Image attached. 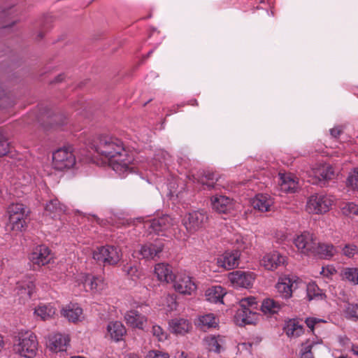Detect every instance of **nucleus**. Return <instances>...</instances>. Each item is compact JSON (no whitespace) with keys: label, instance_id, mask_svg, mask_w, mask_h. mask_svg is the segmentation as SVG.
Listing matches in <instances>:
<instances>
[{"label":"nucleus","instance_id":"obj_1","mask_svg":"<svg viewBox=\"0 0 358 358\" xmlns=\"http://www.w3.org/2000/svg\"><path fill=\"white\" fill-rule=\"evenodd\" d=\"M94 148L97 153L108 159L110 166L120 177L124 178L130 172L134 157L126 150L122 140L110 135H101Z\"/></svg>","mask_w":358,"mask_h":358},{"label":"nucleus","instance_id":"obj_2","mask_svg":"<svg viewBox=\"0 0 358 358\" xmlns=\"http://www.w3.org/2000/svg\"><path fill=\"white\" fill-rule=\"evenodd\" d=\"M29 211L25 205L21 203H11L6 209V229L15 234L22 233L27 227V220Z\"/></svg>","mask_w":358,"mask_h":358},{"label":"nucleus","instance_id":"obj_3","mask_svg":"<svg viewBox=\"0 0 358 358\" xmlns=\"http://www.w3.org/2000/svg\"><path fill=\"white\" fill-rule=\"evenodd\" d=\"M334 202L335 198L331 194L315 193L308 198L306 210L309 214L322 215L329 211Z\"/></svg>","mask_w":358,"mask_h":358},{"label":"nucleus","instance_id":"obj_4","mask_svg":"<svg viewBox=\"0 0 358 358\" xmlns=\"http://www.w3.org/2000/svg\"><path fill=\"white\" fill-rule=\"evenodd\" d=\"M38 340L36 336L27 331L19 335L14 344V350L20 356L25 358H33L36 356L38 350Z\"/></svg>","mask_w":358,"mask_h":358},{"label":"nucleus","instance_id":"obj_5","mask_svg":"<svg viewBox=\"0 0 358 358\" xmlns=\"http://www.w3.org/2000/svg\"><path fill=\"white\" fill-rule=\"evenodd\" d=\"M76 162V157L71 148H60L52 153V166L56 170L70 169L74 166Z\"/></svg>","mask_w":358,"mask_h":358},{"label":"nucleus","instance_id":"obj_6","mask_svg":"<svg viewBox=\"0 0 358 358\" xmlns=\"http://www.w3.org/2000/svg\"><path fill=\"white\" fill-rule=\"evenodd\" d=\"M121 250L115 246L106 245L97 248L93 252L94 259L103 262L105 265H115L119 262L122 257Z\"/></svg>","mask_w":358,"mask_h":358},{"label":"nucleus","instance_id":"obj_7","mask_svg":"<svg viewBox=\"0 0 358 358\" xmlns=\"http://www.w3.org/2000/svg\"><path fill=\"white\" fill-rule=\"evenodd\" d=\"M208 219L206 213L201 210H193L187 213L182 220V223L189 234H193L201 229Z\"/></svg>","mask_w":358,"mask_h":358},{"label":"nucleus","instance_id":"obj_8","mask_svg":"<svg viewBox=\"0 0 358 358\" xmlns=\"http://www.w3.org/2000/svg\"><path fill=\"white\" fill-rule=\"evenodd\" d=\"M77 281L79 285H83L85 291H90L93 294L101 293L107 287L103 277L95 276L89 273H81Z\"/></svg>","mask_w":358,"mask_h":358},{"label":"nucleus","instance_id":"obj_9","mask_svg":"<svg viewBox=\"0 0 358 358\" xmlns=\"http://www.w3.org/2000/svg\"><path fill=\"white\" fill-rule=\"evenodd\" d=\"M173 287L177 292L188 296L196 292L197 288L192 278L185 272H180L175 275L173 278Z\"/></svg>","mask_w":358,"mask_h":358},{"label":"nucleus","instance_id":"obj_10","mask_svg":"<svg viewBox=\"0 0 358 358\" xmlns=\"http://www.w3.org/2000/svg\"><path fill=\"white\" fill-rule=\"evenodd\" d=\"M299 282V278L295 275H284L279 278L275 288L282 298L287 299L292 297Z\"/></svg>","mask_w":358,"mask_h":358},{"label":"nucleus","instance_id":"obj_11","mask_svg":"<svg viewBox=\"0 0 358 358\" xmlns=\"http://www.w3.org/2000/svg\"><path fill=\"white\" fill-rule=\"evenodd\" d=\"M228 277L234 287L249 289L252 287L256 275L251 271L238 270L229 273Z\"/></svg>","mask_w":358,"mask_h":358},{"label":"nucleus","instance_id":"obj_12","mask_svg":"<svg viewBox=\"0 0 358 358\" xmlns=\"http://www.w3.org/2000/svg\"><path fill=\"white\" fill-rule=\"evenodd\" d=\"M316 242L314 234L308 231H303L294 239V244L298 250L306 255H313Z\"/></svg>","mask_w":358,"mask_h":358},{"label":"nucleus","instance_id":"obj_13","mask_svg":"<svg viewBox=\"0 0 358 358\" xmlns=\"http://www.w3.org/2000/svg\"><path fill=\"white\" fill-rule=\"evenodd\" d=\"M174 225V220L168 215H164L162 217L154 218L151 220L146 221L145 227H147L150 233H159L165 232L171 229Z\"/></svg>","mask_w":358,"mask_h":358},{"label":"nucleus","instance_id":"obj_14","mask_svg":"<svg viewBox=\"0 0 358 358\" xmlns=\"http://www.w3.org/2000/svg\"><path fill=\"white\" fill-rule=\"evenodd\" d=\"M334 170L328 164H317L311 169L310 175L314 178L311 182L315 185L324 184L325 182L331 179L334 176Z\"/></svg>","mask_w":358,"mask_h":358},{"label":"nucleus","instance_id":"obj_15","mask_svg":"<svg viewBox=\"0 0 358 358\" xmlns=\"http://www.w3.org/2000/svg\"><path fill=\"white\" fill-rule=\"evenodd\" d=\"M53 259V254L50 248L45 245L36 246L29 255L30 261L38 266H45Z\"/></svg>","mask_w":358,"mask_h":358},{"label":"nucleus","instance_id":"obj_16","mask_svg":"<svg viewBox=\"0 0 358 358\" xmlns=\"http://www.w3.org/2000/svg\"><path fill=\"white\" fill-rule=\"evenodd\" d=\"M241 253L238 250L226 251L217 259L219 266L231 270L239 265Z\"/></svg>","mask_w":358,"mask_h":358},{"label":"nucleus","instance_id":"obj_17","mask_svg":"<svg viewBox=\"0 0 358 358\" xmlns=\"http://www.w3.org/2000/svg\"><path fill=\"white\" fill-rule=\"evenodd\" d=\"M279 191L285 194L295 193L299 189V180L290 173H279Z\"/></svg>","mask_w":358,"mask_h":358},{"label":"nucleus","instance_id":"obj_18","mask_svg":"<svg viewBox=\"0 0 358 358\" xmlns=\"http://www.w3.org/2000/svg\"><path fill=\"white\" fill-rule=\"evenodd\" d=\"M124 319L128 326L142 330L144 329L148 322L147 317L136 310H127L124 313Z\"/></svg>","mask_w":358,"mask_h":358},{"label":"nucleus","instance_id":"obj_19","mask_svg":"<svg viewBox=\"0 0 358 358\" xmlns=\"http://www.w3.org/2000/svg\"><path fill=\"white\" fill-rule=\"evenodd\" d=\"M286 257L277 251L266 254L262 260V266L267 270L273 271L280 266L285 265Z\"/></svg>","mask_w":358,"mask_h":358},{"label":"nucleus","instance_id":"obj_20","mask_svg":"<svg viewBox=\"0 0 358 358\" xmlns=\"http://www.w3.org/2000/svg\"><path fill=\"white\" fill-rule=\"evenodd\" d=\"M69 341V336L55 333L49 336L48 346L53 352L65 351Z\"/></svg>","mask_w":358,"mask_h":358},{"label":"nucleus","instance_id":"obj_21","mask_svg":"<svg viewBox=\"0 0 358 358\" xmlns=\"http://www.w3.org/2000/svg\"><path fill=\"white\" fill-rule=\"evenodd\" d=\"M35 289L34 279L31 276L26 275L23 279L17 282L16 289L18 295L22 299H29Z\"/></svg>","mask_w":358,"mask_h":358},{"label":"nucleus","instance_id":"obj_22","mask_svg":"<svg viewBox=\"0 0 358 358\" xmlns=\"http://www.w3.org/2000/svg\"><path fill=\"white\" fill-rule=\"evenodd\" d=\"M234 319L239 326L255 324L257 320V315L250 308L240 307L236 313Z\"/></svg>","mask_w":358,"mask_h":358},{"label":"nucleus","instance_id":"obj_23","mask_svg":"<svg viewBox=\"0 0 358 358\" xmlns=\"http://www.w3.org/2000/svg\"><path fill=\"white\" fill-rule=\"evenodd\" d=\"M213 208L219 213H227L232 206L231 199L222 195H215L211 197Z\"/></svg>","mask_w":358,"mask_h":358},{"label":"nucleus","instance_id":"obj_24","mask_svg":"<svg viewBox=\"0 0 358 358\" xmlns=\"http://www.w3.org/2000/svg\"><path fill=\"white\" fill-rule=\"evenodd\" d=\"M155 273L160 282H173L175 277L171 266L165 263L157 264L155 266Z\"/></svg>","mask_w":358,"mask_h":358},{"label":"nucleus","instance_id":"obj_25","mask_svg":"<svg viewBox=\"0 0 358 358\" xmlns=\"http://www.w3.org/2000/svg\"><path fill=\"white\" fill-rule=\"evenodd\" d=\"M163 249L164 245L159 242L145 244L141 247L139 254L143 259H152L162 252Z\"/></svg>","mask_w":358,"mask_h":358},{"label":"nucleus","instance_id":"obj_26","mask_svg":"<svg viewBox=\"0 0 358 358\" xmlns=\"http://www.w3.org/2000/svg\"><path fill=\"white\" fill-rule=\"evenodd\" d=\"M336 252V248L331 243L316 242L313 255L329 259L334 257Z\"/></svg>","mask_w":358,"mask_h":358},{"label":"nucleus","instance_id":"obj_27","mask_svg":"<svg viewBox=\"0 0 358 358\" xmlns=\"http://www.w3.org/2000/svg\"><path fill=\"white\" fill-rule=\"evenodd\" d=\"M254 208L261 212H267L273 204L272 197L267 194H258L252 201Z\"/></svg>","mask_w":358,"mask_h":358},{"label":"nucleus","instance_id":"obj_28","mask_svg":"<svg viewBox=\"0 0 358 358\" xmlns=\"http://www.w3.org/2000/svg\"><path fill=\"white\" fill-rule=\"evenodd\" d=\"M62 315L69 321L76 322L82 317L83 309L77 303H70L62 309Z\"/></svg>","mask_w":358,"mask_h":358},{"label":"nucleus","instance_id":"obj_29","mask_svg":"<svg viewBox=\"0 0 358 358\" xmlns=\"http://www.w3.org/2000/svg\"><path fill=\"white\" fill-rule=\"evenodd\" d=\"M65 211L66 206L62 204L57 199L50 200L45 207L46 215L53 219L60 217Z\"/></svg>","mask_w":358,"mask_h":358},{"label":"nucleus","instance_id":"obj_30","mask_svg":"<svg viewBox=\"0 0 358 358\" xmlns=\"http://www.w3.org/2000/svg\"><path fill=\"white\" fill-rule=\"evenodd\" d=\"M107 331L110 338L116 342L122 340L127 330L124 324L119 321L110 322L107 326Z\"/></svg>","mask_w":358,"mask_h":358},{"label":"nucleus","instance_id":"obj_31","mask_svg":"<svg viewBox=\"0 0 358 358\" xmlns=\"http://www.w3.org/2000/svg\"><path fill=\"white\" fill-rule=\"evenodd\" d=\"M171 331L176 334L184 335L191 328V323L184 318H175L169 322Z\"/></svg>","mask_w":358,"mask_h":358},{"label":"nucleus","instance_id":"obj_32","mask_svg":"<svg viewBox=\"0 0 358 358\" xmlns=\"http://www.w3.org/2000/svg\"><path fill=\"white\" fill-rule=\"evenodd\" d=\"M226 294L224 289L220 285L213 286L206 292L207 301L214 303H223V297Z\"/></svg>","mask_w":358,"mask_h":358},{"label":"nucleus","instance_id":"obj_33","mask_svg":"<svg viewBox=\"0 0 358 358\" xmlns=\"http://www.w3.org/2000/svg\"><path fill=\"white\" fill-rule=\"evenodd\" d=\"M195 324L201 329L206 331L210 328L216 327L218 323L214 314L208 313L199 315Z\"/></svg>","mask_w":358,"mask_h":358},{"label":"nucleus","instance_id":"obj_34","mask_svg":"<svg viewBox=\"0 0 358 358\" xmlns=\"http://www.w3.org/2000/svg\"><path fill=\"white\" fill-rule=\"evenodd\" d=\"M203 341L210 351L218 353L224 343V337L220 335H209L206 336Z\"/></svg>","mask_w":358,"mask_h":358},{"label":"nucleus","instance_id":"obj_35","mask_svg":"<svg viewBox=\"0 0 358 358\" xmlns=\"http://www.w3.org/2000/svg\"><path fill=\"white\" fill-rule=\"evenodd\" d=\"M284 331L289 338H297L303 333V327L298 322L289 320L284 327Z\"/></svg>","mask_w":358,"mask_h":358},{"label":"nucleus","instance_id":"obj_36","mask_svg":"<svg viewBox=\"0 0 358 358\" xmlns=\"http://www.w3.org/2000/svg\"><path fill=\"white\" fill-rule=\"evenodd\" d=\"M56 309L51 304H40L34 310V314L42 320L51 319L55 314Z\"/></svg>","mask_w":358,"mask_h":358},{"label":"nucleus","instance_id":"obj_37","mask_svg":"<svg viewBox=\"0 0 358 358\" xmlns=\"http://www.w3.org/2000/svg\"><path fill=\"white\" fill-rule=\"evenodd\" d=\"M342 280L354 285H358V268H345L341 273Z\"/></svg>","mask_w":358,"mask_h":358},{"label":"nucleus","instance_id":"obj_38","mask_svg":"<svg viewBox=\"0 0 358 358\" xmlns=\"http://www.w3.org/2000/svg\"><path fill=\"white\" fill-rule=\"evenodd\" d=\"M306 292L307 297L310 301L313 299H322L325 296L323 291L321 289H320V287L315 282L308 283L307 285Z\"/></svg>","mask_w":358,"mask_h":358},{"label":"nucleus","instance_id":"obj_39","mask_svg":"<svg viewBox=\"0 0 358 358\" xmlns=\"http://www.w3.org/2000/svg\"><path fill=\"white\" fill-rule=\"evenodd\" d=\"M280 303L271 299H265L262 304V310L264 313H277L280 310Z\"/></svg>","mask_w":358,"mask_h":358},{"label":"nucleus","instance_id":"obj_40","mask_svg":"<svg viewBox=\"0 0 358 358\" xmlns=\"http://www.w3.org/2000/svg\"><path fill=\"white\" fill-rule=\"evenodd\" d=\"M345 317L350 320L358 321V303L346 304L343 310Z\"/></svg>","mask_w":358,"mask_h":358},{"label":"nucleus","instance_id":"obj_41","mask_svg":"<svg viewBox=\"0 0 358 358\" xmlns=\"http://www.w3.org/2000/svg\"><path fill=\"white\" fill-rule=\"evenodd\" d=\"M341 212L350 217L358 215V205L354 202H348L341 207Z\"/></svg>","mask_w":358,"mask_h":358},{"label":"nucleus","instance_id":"obj_42","mask_svg":"<svg viewBox=\"0 0 358 358\" xmlns=\"http://www.w3.org/2000/svg\"><path fill=\"white\" fill-rule=\"evenodd\" d=\"M313 345L314 343L310 342L308 340L302 344V348L300 350L301 358H313V355L312 352V348Z\"/></svg>","mask_w":358,"mask_h":358},{"label":"nucleus","instance_id":"obj_43","mask_svg":"<svg viewBox=\"0 0 358 358\" xmlns=\"http://www.w3.org/2000/svg\"><path fill=\"white\" fill-rule=\"evenodd\" d=\"M122 269L123 271L133 280H136L140 276L141 272L136 266L127 264L123 266Z\"/></svg>","mask_w":358,"mask_h":358},{"label":"nucleus","instance_id":"obj_44","mask_svg":"<svg viewBox=\"0 0 358 358\" xmlns=\"http://www.w3.org/2000/svg\"><path fill=\"white\" fill-rule=\"evenodd\" d=\"M241 308H250L255 311L257 309V301L255 297L250 296L244 298L240 301Z\"/></svg>","mask_w":358,"mask_h":358},{"label":"nucleus","instance_id":"obj_45","mask_svg":"<svg viewBox=\"0 0 358 358\" xmlns=\"http://www.w3.org/2000/svg\"><path fill=\"white\" fill-rule=\"evenodd\" d=\"M347 185L353 189L358 191V168L354 169L349 174L347 179Z\"/></svg>","mask_w":358,"mask_h":358},{"label":"nucleus","instance_id":"obj_46","mask_svg":"<svg viewBox=\"0 0 358 358\" xmlns=\"http://www.w3.org/2000/svg\"><path fill=\"white\" fill-rule=\"evenodd\" d=\"M152 333L159 341H164L167 338V334L164 329L159 325H153Z\"/></svg>","mask_w":358,"mask_h":358},{"label":"nucleus","instance_id":"obj_47","mask_svg":"<svg viewBox=\"0 0 358 358\" xmlns=\"http://www.w3.org/2000/svg\"><path fill=\"white\" fill-rule=\"evenodd\" d=\"M9 148L7 138L0 131V157L6 155L9 152Z\"/></svg>","mask_w":358,"mask_h":358},{"label":"nucleus","instance_id":"obj_48","mask_svg":"<svg viewBox=\"0 0 358 358\" xmlns=\"http://www.w3.org/2000/svg\"><path fill=\"white\" fill-rule=\"evenodd\" d=\"M231 241L232 244L237 248V250L239 252L240 250H243L247 248L245 238L240 234H236Z\"/></svg>","mask_w":358,"mask_h":358},{"label":"nucleus","instance_id":"obj_49","mask_svg":"<svg viewBox=\"0 0 358 358\" xmlns=\"http://www.w3.org/2000/svg\"><path fill=\"white\" fill-rule=\"evenodd\" d=\"M343 255L348 257H352L358 254V248L353 244L346 245L343 249Z\"/></svg>","mask_w":358,"mask_h":358},{"label":"nucleus","instance_id":"obj_50","mask_svg":"<svg viewBox=\"0 0 358 358\" xmlns=\"http://www.w3.org/2000/svg\"><path fill=\"white\" fill-rule=\"evenodd\" d=\"M146 358H169V355L159 350H151L148 352Z\"/></svg>","mask_w":358,"mask_h":358},{"label":"nucleus","instance_id":"obj_51","mask_svg":"<svg viewBox=\"0 0 358 358\" xmlns=\"http://www.w3.org/2000/svg\"><path fill=\"white\" fill-rule=\"evenodd\" d=\"M205 177L208 180L206 185L208 187V189L216 188V185L213 182L215 179L217 180V178L215 177V174L213 173H208L207 174H206Z\"/></svg>","mask_w":358,"mask_h":358},{"label":"nucleus","instance_id":"obj_52","mask_svg":"<svg viewBox=\"0 0 358 358\" xmlns=\"http://www.w3.org/2000/svg\"><path fill=\"white\" fill-rule=\"evenodd\" d=\"M166 302L168 303V310L171 311L175 309H176L177 307V303H176V299L174 295H169L166 297Z\"/></svg>","mask_w":358,"mask_h":358},{"label":"nucleus","instance_id":"obj_53","mask_svg":"<svg viewBox=\"0 0 358 358\" xmlns=\"http://www.w3.org/2000/svg\"><path fill=\"white\" fill-rule=\"evenodd\" d=\"M306 324L308 328L313 331L315 325L320 322H324V320L321 319H317L315 317H308L306 320Z\"/></svg>","mask_w":358,"mask_h":358},{"label":"nucleus","instance_id":"obj_54","mask_svg":"<svg viewBox=\"0 0 358 358\" xmlns=\"http://www.w3.org/2000/svg\"><path fill=\"white\" fill-rule=\"evenodd\" d=\"M336 273V269L332 266L322 267L321 274L324 276L329 278Z\"/></svg>","mask_w":358,"mask_h":358},{"label":"nucleus","instance_id":"obj_55","mask_svg":"<svg viewBox=\"0 0 358 358\" xmlns=\"http://www.w3.org/2000/svg\"><path fill=\"white\" fill-rule=\"evenodd\" d=\"M13 7V5L9 4V6H4L1 8L0 11V17H3L4 16L8 15L11 13L10 10Z\"/></svg>","mask_w":358,"mask_h":358},{"label":"nucleus","instance_id":"obj_56","mask_svg":"<svg viewBox=\"0 0 358 358\" xmlns=\"http://www.w3.org/2000/svg\"><path fill=\"white\" fill-rule=\"evenodd\" d=\"M341 133V129L340 127H334L330 129V134L334 137L337 138Z\"/></svg>","mask_w":358,"mask_h":358},{"label":"nucleus","instance_id":"obj_57","mask_svg":"<svg viewBox=\"0 0 358 358\" xmlns=\"http://www.w3.org/2000/svg\"><path fill=\"white\" fill-rule=\"evenodd\" d=\"M5 347V341L3 336L0 334V352L3 350Z\"/></svg>","mask_w":358,"mask_h":358},{"label":"nucleus","instance_id":"obj_58","mask_svg":"<svg viewBox=\"0 0 358 358\" xmlns=\"http://www.w3.org/2000/svg\"><path fill=\"white\" fill-rule=\"evenodd\" d=\"M124 358H140L136 354H128L125 356Z\"/></svg>","mask_w":358,"mask_h":358},{"label":"nucleus","instance_id":"obj_59","mask_svg":"<svg viewBox=\"0 0 358 358\" xmlns=\"http://www.w3.org/2000/svg\"><path fill=\"white\" fill-rule=\"evenodd\" d=\"M352 352L354 355L358 357V346H353L352 348Z\"/></svg>","mask_w":358,"mask_h":358},{"label":"nucleus","instance_id":"obj_60","mask_svg":"<svg viewBox=\"0 0 358 358\" xmlns=\"http://www.w3.org/2000/svg\"><path fill=\"white\" fill-rule=\"evenodd\" d=\"M62 80H63V76L59 75L56 78L55 82H61Z\"/></svg>","mask_w":358,"mask_h":358},{"label":"nucleus","instance_id":"obj_61","mask_svg":"<svg viewBox=\"0 0 358 358\" xmlns=\"http://www.w3.org/2000/svg\"><path fill=\"white\" fill-rule=\"evenodd\" d=\"M71 358H86V357H84L82 356H73V357H71Z\"/></svg>","mask_w":358,"mask_h":358},{"label":"nucleus","instance_id":"obj_62","mask_svg":"<svg viewBox=\"0 0 358 358\" xmlns=\"http://www.w3.org/2000/svg\"><path fill=\"white\" fill-rule=\"evenodd\" d=\"M193 101H194V103H190L191 105H194V104L197 105V101L196 100H194Z\"/></svg>","mask_w":358,"mask_h":358},{"label":"nucleus","instance_id":"obj_63","mask_svg":"<svg viewBox=\"0 0 358 358\" xmlns=\"http://www.w3.org/2000/svg\"><path fill=\"white\" fill-rule=\"evenodd\" d=\"M338 358H347V357L341 356V357H339Z\"/></svg>","mask_w":358,"mask_h":358},{"label":"nucleus","instance_id":"obj_64","mask_svg":"<svg viewBox=\"0 0 358 358\" xmlns=\"http://www.w3.org/2000/svg\"><path fill=\"white\" fill-rule=\"evenodd\" d=\"M152 52V51H150V52H148V55H150Z\"/></svg>","mask_w":358,"mask_h":358}]
</instances>
